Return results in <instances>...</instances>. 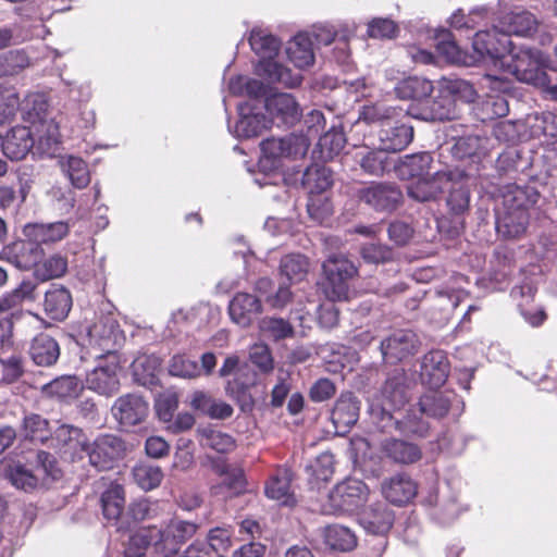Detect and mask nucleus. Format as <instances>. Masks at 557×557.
I'll return each instance as SVG.
<instances>
[{
  "label": "nucleus",
  "instance_id": "obj_28",
  "mask_svg": "<svg viewBox=\"0 0 557 557\" xmlns=\"http://www.w3.org/2000/svg\"><path fill=\"white\" fill-rule=\"evenodd\" d=\"M394 523V512L384 503H376L367 508L360 516L361 527L371 534L384 535Z\"/></svg>",
  "mask_w": 557,
  "mask_h": 557
},
{
  "label": "nucleus",
  "instance_id": "obj_9",
  "mask_svg": "<svg viewBox=\"0 0 557 557\" xmlns=\"http://www.w3.org/2000/svg\"><path fill=\"white\" fill-rule=\"evenodd\" d=\"M410 395L407 385V375L403 369L393 370L386 377L382 387V407L373 409V418L376 422H383L384 412L397 414L409 401Z\"/></svg>",
  "mask_w": 557,
  "mask_h": 557
},
{
  "label": "nucleus",
  "instance_id": "obj_37",
  "mask_svg": "<svg viewBox=\"0 0 557 557\" xmlns=\"http://www.w3.org/2000/svg\"><path fill=\"white\" fill-rule=\"evenodd\" d=\"M324 544L333 550L350 552L357 546V536L354 531L342 524H330L323 528Z\"/></svg>",
  "mask_w": 557,
  "mask_h": 557
},
{
  "label": "nucleus",
  "instance_id": "obj_26",
  "mask_svg": "<svg viewBox=\"0 0 557 557\" xmlns=\"http://www.w3.org/2000/svg\"><path fill=\"white\" fill-rule=\"evenodd\" d=\"M382 493L386 500L401 506L409 503L417 495L418 486L409 475L398 473L382 483Z\"/></svg>",
  "mask_w": 557,
  "mask_h": 557
},
{
  "label": "nucleus",
  "instance_id": "obj_63",
  "mask_svg": "<svg viewBox=\"0 0 557 557\" xmlns=\"http://www.w3.org/2000/svg\"><path fill=\"white\" fill-rule=\"evenodd\" d=\"M307 211L312 221L323 224L331 218L333 206L326 195H311L308 197Z\"/></svg>",
  "mask_w": 557,
  "mask_h": 557
},
{
  "label": "nucleus",
  "instance_id": "obj_39",
  "mask_svg": "<svg viewBox=\"0 0 557 557\" xmlns=\"http://www.w3.org/2000/svg\"><path fill=\"white\" fill-rule=\"evenodd\" d=\"M333 178L331 171L322 165L308 166L301 176V185L307 190L308 196L325 195L324 193L332 186Z\"/></svg>",
  "mask_w": 557,
  "mask_h": 557
},
{
  "label": "nucleus",
  "instance_id": "obj_11",
  "mask_svg": "<svg viewBox=\"0 0 557 557\" xmlns=\"http://www.w3.org/2000/svg\"><path fill=\"white\" fill-rule=\"evenodd\" d=\"M361 202L377 212L391 213L403 205L400 187L392 182H376L358 190Z\"/></svg>",
  "mask_w": 557,
  "mask_h": 557
},
{
  "label": "nucleus",
  "instance_id": "obj_16",
  "mask_svg": "<svg viewBox=\"0 0 557 557\" xmlns=\"http://www.w3.org/2000/svg\"><path fill=\"white\" fill-rule=\"evenodd\" d=\"M112 417L123 428L143 423L149 413L148 401L137 393L117 397L111 407Z\"/></svg>",
  "mask_w": 557,
  "mask_h": 557
},
{
  "label": "nucleus",
  "instance_id": "obj_14",
  "mask_svg": "<svg viewBox=\"0 0 557 557\" xmlns=\"http://www.w3.org/2000/svg\"><path fill=\"white\" fill-rule=\"evenodd\" d=\"M124 441L113 434L98 436L88 449L89 463L98 471L110 470L125 455Z\"/></svg>",
  "mask_w": 557,
  "mask_h": 557
},
{
  "label": "nucleus",
  "instance_id": "obj_36",
  "mask_svg": "<svg viewBox=\"0 0 557 557\" xmlns=\"http://www.w3.org/2000/svg\"><path fill=\"white\" fill-rule=\"evenodd\" d=\"M288 59L297 69H305L313 64V41L309 33H300L288 42L286 49Z\"/></svg>",
  "mask_w": 557,
  "mask_h": 557
},
{
  "label": "nucleus",
  "instance_id": "obj_48",
  "mask_svg": "<svg viewBox=\"0 0 557 557\" xmlns=\"http://www.w3.org/2000/svg\"><path fill=\"white\" fill-rule=\"evenodd\" d=\"M324 275L351 281L358 274L357 265L343 253H331L322 263Z\"/></svg>",
  "mask_w": 557,
  "mask_h": 557
},
{
  "label": "nucleus",
  "instance_id": "obj_60",
  "mask_svg": "<svg viewBox=\"0 0 557 557\" xmlns=\"http://www.w3.org/2000/svg\"><path fill=\"white\" fill-rule=\"evenodd\" d=\"M441 88L447 95H450L455 102L456 100L472 102L476 97L474 87L469 82L461 78L443 79L441 82Z\"/></svg>",
  "mask_w": 557,
  "mask_h": 557
},
{
  "label": "nucleus",
  "instance_id": "obj_7",
  "mask_svg": "<svg viewBox=\"0 0 557 557\" xmlns=\"http://www.w3.org/2000/svg\"><path fill=\"white\" fill-rule=\"evenodd\" d=\"M308 136L290 133L284 137H271L261 141V152L271 166L277 168L283 160H296L306 156L309 148Z\"/></svg>",
  "mask_w": 557,
  "mask_h": 557
},
{
  "label": "nucleus",
  "instance_id": "obj_61",
  "mask_svg": "<svg viewBox=\"0 0 557 557\" xmlns=\"http://www.w3.org/2000/svg\"><path fill=\"white\" fill-rule=\"evenodd\" d=\"M158 359L151 356H139L133 363V373L136 381L141 385L153 384L156 381L154 372L158 369Z\"/></svg>",
  "mask_w": 557,
  "mask_h": 557
},
{
  "label": "nucleus",
  "instance_id": "obj_32",
  "mask_svg": "<svg viewBox=\"0 0 557 557\" xmlns=\"http://www.w3.org/2000/svg\"><path fill=\"white\" fill-rule=\"evenodd\" d=\"M443 180H445L444 172L434 171L433 175L412 182L407 187V194L418 202L433 201L442 194L441 182Z\"/></svg>",
  "mask_w": 557,
  "mask_h": 557
},
{
  "label": "nucleus",
  "instance_id": "obj_23",
  "mask_svg": "<svg viewBox=\"0 0 557 557\" xmlns=\"http://www.w3.org/2000/svg\"><path fill=\"white\" fill-rule=\"evenodd\" d=\"M261 311L260 299L248 293H237L228 305L232 321L242 327L249 326Z\"/></svg>",
  "mask_w": 557,
  "mask_h": 557
},
{
  "label": "nucleus",
  "instance_id": "obj_35",
  "mask_svg": "<svg viewBox=\"0 0 557 557\" xmlns=\"http://www.w3.org/2000/svg\"><path fill=\"white\" fill-rule=\"evenodd\" d=\"M356 163L364 174L371 176H383L392 168V160L387 152L377 149L359 151L355 157Z\"/></svg>",
  "mask_w": 557,
  "mask_h": 557
},
{
  "label": "nucleus",
  "instance_id": "obj_3",
  "mask_svg": "<svg viewBox=\"0 0 557 557\" xmlns=\"http://www.w3.org/2000/svg\"><path fill=\"white\" fill-rule=\"evenodd\" d=\"M35 463V468H32L21 461H11L4 467V475L13 486L25 492L34 491L47 479L54 481L60 478L61 472L52 454L39 450Z\"/></svg>",
  "mask_w": 557,
  "mask_h": 557
},
{
  "label": "nucleus",
  "instance_id": "obj_24",
  "mask_svg": "<svg viewBox=\"0 0 557 557\" xmlns=\"http://www.w3.org/2000/svg\"><path fill=\"white\" fill-rule=\"evenodd\" d=\"M360 400L351 392L342 393L332 410V421L341 432L348 431L359 418Z\"/></svg>",
  "mask_w": 557,
  "mask_h": 557
},
{
  "label": "nucleus",
  "instance_id": "obj_6",
  "mask_svg": "<svg viewBox=\"0 0 557 557\" xmlns=\"http://www.w3.org/2000/svg\"><path fill=\"white\" fill-rule=\"evenodd\" d=\"M368 492V486L362 481L346 479L330 492L324 510L332 515L354 512L366 503Z\"/></svg>",
  "mask_w": 557,
  "mask_h": 557
},
{
  "label": "nucleus",
  "instance_id": "obj_38",
  "mask_svg": "<svg viewBox=\"0 0 557 557\" xmlns=\"http://www.w3.org/2000/svg\"><path fill=\"white\" fill-rule=\"evenodd\" d=\"M394 91L399 99H412L414 102H421L432 94L433 84L423 77L409 76L400 79L395 85Z\"/></svg>",
  "mask_w": 557,
  "mask_h": 557
},
{
  "label": "nucleus",
  "instance_id": "obj_53",
  "mask_svg": "<svg viewBox=\"0 0 557 557\" xmlns=\"http://www.w3.org/2000/svg\"><path fill=\"white\" fill-rule=\"evenodd\" d=\"M29 64V58L23 49H13L0 53V77L18 75Z\"/></svg>",
  "mask_w": 557,
  "mask_h": 557
},
{
  "label": "nucleus",
  "instance_id": "obj_30",
  "mask_svg": "<svg viewBox=\"0 0 557 557\" xmlns=\"http://www.w3.org/2000/svg\"><path fill=\"white\" fill-rule=\"evenodd\" d=\"M499 24L502 32L510 39L511 35L521 37L532 36L537 29L539 22L531 12L521 10L505 15L499 21Z\"/></svg>",
  "mask_w": 557,
  "mask_h": 557
},
{
  "label": "nucleus",
  "instance_id": "obj_47",
  "mask_svg": "<svg viewBox=\"0 0 557 557\" xmlns=\"http://www.w3.org/2000/svg\"><path fill=\"white\" fill-rule=\"evenodd\" d=\"M101 507L103 516L109 521H116L125 506L124 490L121 485H111L101 495Z\"/></svg>",
  "mask_w": 557,
  "mask_h": 557
},
{
  "label": "nucleus",
  "instance_id": "obj_52",
  "mask_svg": "<svg viewBox=\"0 0 557 557\" xmlns=\"http://www.w3.org/2000/svg\"><path fill=\"white\" fill-rule=\"evenodd\" d=\"M197 435L202 446L210 447L218 453H228L235 447L233 437L211 426L198 428Z\"/></svg>",
  "mask_w": 557,
  "mask_h": 557
},
{
  "label": "nucleus",
  "instance_id": "obj_57",
  "mask_svg": "<svg viewBox=\"0 0 557 557\" xmlns=\"http://www.w3.org/2000/svg\"><path fill=\"white\" fill-rule=\"evenodd\" d=\"M163 476L162 469L152 463H139L133 469L134 481L144 491H151L158 487Z\"/></svg>",
  "mask_w": 557,
  "mask_h": 557
},
{
  "label": "nucleus",
  "instance_id": "obj_56",
  "mask_svg": "<svg viewBox=\"0 0 557 557\" xmlns=\"http://www.w3.org/2000/svg\"><path fill=\"white\" fill-rule=\"evenodd\" d=\"M346 145V136L342 127L332 126L326 133L320 136L318 146L324 159H332L337 156Z\"/></svg>",
  "mask_w": 557,
  "mask_h": 557
},
{
  "label": "nucleus",
  "instance_id": "obj_44",
  "mask_svg": "<svg viewBox=\"0 0 557 557\" xmlns=\"http://www.w3.org/2000/svg\"><path fill=\"white\" fill-rule=\"evenodd\" d=\"M485 146L483 139L476 135L462 136L455 140L450 148L454 158L458 160L472 159L480 161L485 156Z\"/></svg>",
  "mask_w": 557,
  "mask_h": 557
},
{
  "label": "nucleus",
  "instance_id": "obj_41",
  "mask_svg": "<svg viewBox=\"0 0 557 557\" xmlns=\"http://www.w3.org/2000/svg\"><path fill=\"white\" fill-rule=\"evenodd\" d=\"M23 117L30 123L33 127H44L50 120L49 103L44 94H34L26 99Z\"/></svg>",
  "mask_w": 557,
  "mask_h": 557
},
{
  "label": "nucleus",
  "instance_id": "obj_8",
  "mask_svg": "<svg viewBox=\"0 0 557 557\" xmlns=\"http://www.w3.org/2000/svg\"><path fill=\"white\" fill-rule=\"evenodd\" d=\"M473 50L478 54V59L491 63L498 69L505 55L511 49V40L502 32L500 24L493 26L491 29L479 30L473 36Z\"/></svg>",
  "mask_w": 557,
  "mask_h": 557
},
{
  "label": "nucleus",
  "instance_id": "obj_27",
  "mask_svg": "<svg viewBox=\"0 0 557 557\" xmlns=\"http://www.w3.org/2000/svg\"><path fill=\"white\" fill-rule=\"evenodd\" d=\"M293 473L287 468H277L268 479L264 493L268 498L278 502L285 506H293L296 503L292 491Z\"/></svg>",
  "mask_w": 557,
  "mask_h": 557
},
{
  "label": "nucleus",
  "instance_id": "obj_10",
  "mask_svg": "<svg viewBox=\"0 0 557 557\" xmlns=\"http://www.w3.org/2000/svg\"><path fill=\"white\" fill-rule=\"evenodd\" d=\"M120 369L117 356L113 352H108L104 357H101L98 364L87 373V387L99 395L112 397L120 391Z\"/></svg>",
  "mask_w": 557,
  "mask_h": 557
},
{
  "label": "nucleus",
  "instance_id": "obj_20",
  "mask_svg": "<svg viewBox=\"0 0 557 557\" xmlns=\"http://www.w3.org/2000/svg\"><path fill=\"white\" fill-rule=\"evenodd\" d=\"M460 403L453 391H431L419 398V410L429 418L436 420L445 418L455 404Z\"/></svg>",
  "mask_w": 557,
  "mask_h": 557
},
{
  "label": "nucleus",
  "instance_id": "obj_22",
  "mask_svg": "<svg viewBox=\"0 0 557 557\" xmlns=\"http://www.w3.org/2000/svg\"><path fill=\"white\" fill-rule=\"evenodd\" d=\"M413 126L396 122L384 124L377 133L379 147L385 152L404 150L413 139Z\"/></svg>",
  "mask_w": 557,
  "mask_h": 557
},
{
  "label": "nucleus",
  "instance_id": "obj_42",
  "mask_svg": "<svg viewBox=\"0 0 557 557\" xmlns=\"http://www.w3.org/2000/svg\"><path fill=\"white\" fill-rule=\"evenodd\" d=\"M270 126L268 117L260 113H244L240 108V117L235 124V134L238 138H252L260 136Z\"/></svg>",
  "mask_w": 557,
  "mask_h": 557
},
{
  "label": "nucleus",
  "instance_id": "obj_19",
  "mask_svg": "<svg viewBox=\"0 0 557 557\" xmlns=\"http://www.w3.org/2000/svg\"><path fill=\"white\" fill-rule=\"evenodd\" d=\"M392 412H384L383 422H376L382 432H389L392 429L400 431L405 435L417 437H426L430 431V424L414 412H408L404 417H398Z\"/></svg>",
  "mask_w": 557,
  "mask_h": 557
},
{
  "label": "nucleus",
  "instance_id": "obj_49",
  "mask_svg": "<svg viewBox=\"0 0 557 557\" xmlns=\"http://www.w3.org/2000/svg\"><path fill=\"white\" fill-rule=\"evenodd\" d=\"M308 268L309 261L301 253L286 255L280 262V273L290 283L301 282L308 273Z\"/></svg>",
  "mask_w": 557,
  "mask_h": 557
},
{
  "label": "nucleus",
  "instance_id": "obj_1",
  "mask_svg": "<svg viewBox=\"0 0 557 557\" xmlns=\"http://www.w3.org/2000/svg\"><path fill=\"white\" fill-rule=\"evenodd\" d=\"M197 524L173 519L165 525L144 528L129 536L124 557H176Z\"/></svg>",
  "mask_w": 557,
  "mask_h": 557
},
{
  "label": "nucleus",
  "instance_id": "obj_33",
  "mask_svg": "<svg viewBox=\"0 0 557 557\" xmlns=\"http://www.w3.org/2000/svg\"><path fill=\"white\" fill-rule=\"evenodd\" d=\"M29 355L37 366L49 367L57 362L60 356V348L53 337L40 333L32 341Z\"/></svg>",
  "mask_w": 557,
  "mask_h": 557
},
{
  "label": "nucleus",
  "instance_id": "obj_45",
  "mask_svg": "<svg viewBox=\"0 0 557 557\" xmlns=\"http://www.w3.org/2000/svg\"><path fill=\"white\" fill-rule=\"evenodd\" d=\"M222 481L214 486V493H225L228 496H237L246 490L244 470L237 467L224 466L221 470Z\"/></svg>",
  "mask_w": 557,
  "mask_h": 557
},
{
  "label": "nucleus",
  "instance_id": "obj_25",
  "mask_svg": "<svg viewBox=\"0 0 557 557\" xmlns=\"http://www.w3.org/2000/svg\"><path fill=\"white\" fill-rule=\"evenodd\" d=\"M70 232V224L65 221L52 223H27L23 227V235L39 245H49L62 240Z\"/></svg>",
  "mask_w": 557,
  "mask_h": 557
},
{
  "label": "nucleus",
  "instance_id": "obj_15",
  "mask_svg": "<svg viewBox=\"0 0 557 557\" xmlns=\"http://www.w3.org/2000/svg\"><path fill=\"white\" fill-rule=\"evenodd\" d=\"M418 335L410 330H397L380 342L382 359L389 363L400 362L413 355L420 348Z\"/></svg>",
  "mask_w": 557,
  "mask_h": 557
},
{
  "label": "nucleus",
  "instance_id": "obj_5",
  "mask_svg": "<svg viewBox=\"0 0 557 557\" xmlns=\"http://www.w3.org/2000/svg\"><path fill=\"white\" fill-rule=\"evenodd\" d=\"M445 181L449 184L447 188L446 206L451 215L458 220L461 228L465 226V216L471 208V185L472 177L462 170H450L444 172Z\"/></svg>",
  "mask_w": 557,
  "mask_h": 557
},
{
  "label": "nucleus",
  "instance_id": "obj_31",
  "mask_svg": "<svg viewBox=\"0 0 557 557\" xmlns=\"http://www.w3.org/2000/svg\"><path fill=\"white\" fill-rule=\"evenodd\" d=\"M257 71L270 83H278L287 88H294L301 84L302 75L274 60L260 61Z\"/></svg>",
  "mask_w": 557,
  "mask_h": 557
},
{
  "label": "nucleus",
  "instance_id": "obj_59",
  "mask_svg": "<svg viewBox=\"0 0 557 557\" xmlns=\"http://www.w3.org/2000/svg\"><path fill=\"white\" fill-rule=\"evenodd\" d=\"M360 256L366 263L384 264L395 259V251L382 243H367L360 247Z\"/></svg>",
  "mask_w": 557,
  "mask_h": 557
},
{
  "label": "nucleus",
  "instance_id": "obj_34",
  "mask_svg": "<svg viewBox=\"0 0 557 557\" xmlns=\"http://www.w3.org/2000/svg\"><path fill=\"white\" fill-rule=\"evenodd\" d=\"M433 157L429 152H419L403 157L397 166L401 178L425 177L433 175Z\"/></svg>",
  "mask_w": 557,
  "mask_h": 557
},
{
  "label": "nucleus",
  "instance_id": "obj_12",
  "mask_svg": "<svg viewBox=\"0 0 557 557\" xmlns=\"http://www.w3.org/2000/svg\"><path fill=\"white\" fill-rule=\"evenodd\" d=\"M264 109L270 124L280 128H290L302 117L299 102L288 92H275L267 97Z\"/></svg>",
  "mask_w": 557,
  "mask_h": 557
},
{
  "label": "nucleus",
  "instance_id": "obj_18",
  "mask_svg": "<svg viewBox=\"0 0 557 557\" xmlns=\"http://www.w3.org/2000/svg\"><path fill=\"white\" fill-rule=\"evenodd\" d=\"M2 255L8 262L17 269L29 270L39 263L44 250L33 239L25 238L7 245Z\"/></svg>",
  "mask_w": 557,
  "mask_h": 557
},
{
  "label": "nucleus",
  "instance_id": "obj_13",
  "mask_svg": "<svg viewBox=\"0 0 557 557\" xmlns=\"http://www.w3.org/2000/svg\"><path fill=\"white\" fill-rule=\"evenodd\" d=\"M406 112L422 121L453 120L457 114L454 99L441 87L436 96L431 97L430 95L421 102H412Z\"/></svg>",
  "mask_w": 557,
  "mask_h": 557
},
{
  "label": "nucleus",
  "instance_id": "obj_2",
  "mask_svg": "<svg viewBox=\"0 0 557 557\" xmlns=\"http://www.w3.org/2000/svg\"><path fill=\"white\" fill-rule=\"evenodd\" d=\"M540 198V193L534 186L515 185L503 195L502 207L495 210V228L504 239L521 238L529 226L530 213Z\"/></svg>",
  "mask_w": 557,
  "mask_h": 557
},
{
  "label": "nucleus",
  "instance_id": "obj_55",
  "mask_svg": "<svg viewBox=\"0 0 557 557\" xmlns=\"http://www.w3.org/2000/svg\"><path fill=\"white\" fill-rule=\"evenodd\" d=\"M38 133L37 149L41 154L52 157L60 146L59 125L50 120L44 127H35Z\"/></svg>",
  "mask_w": 557,
  "mask_h": 557
},
{
  "label": "nucleus",
  "instance_id": "obj_17",
  "mask_svg": "<svg viewBox=\"0 0 557 557\" xmlns=\"http://www.w3.org/2000/svg\"><path fill=\"white\" fill-rule=\"evenodd\" d=\"M450 364L446 354L441 349L426 352L420 361L419 377L423 385L438 388L449 375Z\"/></svg>",
  "mask_w": 557,
  "mask_h": 557
},
{
  "label": "nucleus",
  "instance_id": "obj_54",
  "mask_svg": "<svg viewBox=\"0 0 557 557\" xmlns=\"http://www.w3.org/2000/svg\"><path fill=\"white\" fill-rule=\"evenodd\" d=\"M249 44L256 54L261 57V61L273 60L280 49V40L271 34L262 30H251Z\"/></svg>",
  "mask_w": 557,
  "mask_h": 557
},
{
  "label": "nucleus",
  "instance_id": "obj_62",
  "mask_svg": "<svg viewBox=\"0 0 557 557\" xmlns=\"http://www.w3.org/2000/svg\"><path fill=\"white\" fill-rule=\"evenodd\" d=\"M259 327L265 336L274 341H281L294 335V329L290 323L282 318L265 317L260 321Z\"/></svg>",
  "mask_w": 557,
  "mask_h": 557
},
{
  "label": "nucleus",
  "instance_id": "obj_29",
  "mask_svg": "<svg viewBox=\"0 0 557 557\" xmlns=\"http://www.w3.org/2000/svg\"><path fill=\"white\" fill-rule=\"evenodd\" d=\"M72 296L64 286L53 285L45 293L44 310L48 318L63 321L71 311Z\"/></svg>",
  "mask_w": 557,
  "mask_h": 557
},
{
  "label": "nucleus",
  "instance_id": "obj_58",
  "mask_svg": "<svg viewBox=\"0 0 557 557\" xmlns=\"http://www.w3.org/2000/svg\"><path fill=\"white\" fill-rule=\"evenodd\" d=\"M83 389L81 381L74 375H64L54 379L46 386V391L51 396L59 399L75 398Z\"/></svg>",
  "mask_w": 557,
  "mask_h": 557
},
{
  "label": "nucleus",
  "instance_id": "obj_43",
  "mask_svg": "<svg viewBox=\"0 0 557 557\" xmlns=\"http://www.w3.org/2000/svg\"><path fill=\"white\" fill-rule=\"evenodd\" d=\"M60 166L75 188H85L90 183L88 165L82 158L67 156L60 160Z\"/></svg>",
  "mask_w": 557,
  "mask_h": 557
},
{
  "label": "nucleus",
  "instance_id": "obj_4",
  "mask_svg": "<svg viewBox=\"0 0 557 557\" xmlns=\"http://www.w3.org/2000/svg\"><path fill=\"white\" fill-rule=\"evenodd\" d=\"M545 61V55L539 50L528 49L513 53L510 49L498 70L511 74L522 83L534 86L546 85L548 71Z\"/></svg>",
  "mask_w": 557,
  "mask_h": 557
},
{
  "label": "nucleus",
  "instance_id": "obj_51",
  "mask_svg": "<svg viewBox=\"0 0 557 557\" xmlns=\"http://www.w3.org/2000/svg\"><path fill=\"white\" fill-rule=\"evenodd\" d=\"M401 109L389 106L386 102H374L364 104L359 112V121L367 124L385 123L399 115Z\"/></svg>",
  "mask_w": 557,
  "mask_h": 557
},
{
  "label": "nucleus",
  "instance_id": "obj_64",
  "mask_svg": "<svg viewBox=\"0 0 557 557\" xmlns=\"http://www.w3.org/2000/svg\"><path fill=\"white\" fill-rule=\"evenodd\" d=\"M169 372L173 376L196 379L200 376L199 364L186 355H175L169 364Z\"/></svg>",
  "mask_w": 557,
  "mask_h": 557
},
{
  "label": "nucleus",
  "instance_id": "obj_21",
  "mask_svg": "<svg viewBox=\"0 0 557 557\" xmlns=\"http://www.w3.org/2000/svg\"><path fill=\"white\" fill-rule=\"evenodd\" d=\"M2 153L12 161L24 159L35 146L32 131L27 126H14L1 140Z\"/></svg>",
  "mask_w": 557,
  "mask_h": 557
},
{
  "label": "nucleus",
  "instance_id": "obj_40",
  "mask_svg": "<svg viewBox=\"0 0 557 557\" xmlns=\"http://www.w3.org/2000/svg\"><path fill=\"white\" fill-rule=\"evenodd\" d=\"M22 436L24 440L45 444L52 438L49 421L37 413H29L23 418Z\"/></svg>",
  "mask_w": 557,
  "mask_h": 557
},
{
  "label": "nucleus",
  "instance_id": "obj_50",
  "mask_svg": "<svg viewBox=\"0 0 557 557\" xmlns=\"http://www.w3.org/2000/svg\"><path fill=\"white\" fill-rule=\"evenodd\" d=\"M37 284L33 281H22L12 292L7 293L0 298V312L9 311L23 301H34L36 299Z\"/></svg>",
  "mask_w": 557,
  "mask_h": 557
},
{
  "label": "nucleus",
  "instance_id": "obj_46",
  "mask_svg": "<svg viewBox=\"0 0 557 557\" xmlns=\"http://www.w3.org/2000/svg\"><path fill=\"white\" fill-rule=\"evenodd\" d=\"M384 451L398 463H413L421 458L420 448L401 440H388L384 443Z\"/></svg>",
  "mask_w": 557,
  "mask_h": 557
}]
</instances>
